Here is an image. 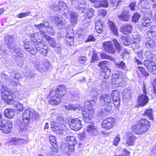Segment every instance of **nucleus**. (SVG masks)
<instances>
[{"instance_id":"58836bf2","label":"nucleus","mask_w":156,"mask_h":156,"mask_svg":"<svg viewBox=\"0 0 156 156\" xmlns=\"http://www.w3.org/2000/svg\"><path fill=\"white\" fill-rule=\"evenodd\" d=\"M46 29L48 34L51 35H54L55 34V31L54 28L51 26H50L48 22L46 26Z\"/></svg>"},{"instance_id":"412c9836","label":"nucleus","mask_w":156,"mask_h":156,"mask_svg":"<svg viewBox=\"0 0 156 156\" xmlns=\"http://www.w3.org/2000/svg\"><path fill=\"white\" fill-rule=\"evenodd\" d=\"M103 46L105 50L109 53L114 54L116 52V49L113 47V44L108 42L103 43Z\"/></svg>"},{"instance_id":"a18cd8bd","label":"nucleus","mask_w":156,"mask_h":156,"mask_svg":"<svg viewBox=\"0 0 156 156\" xmlns=\"http://www.w3.org/2000/svg\"><path fill=\"white\" fill-rule=\"evenodd\" d=\"M113 41L115 47L119 53L122 49V46L116 39H114Z\"/></svg>"},{"instance_id":"ddd939ff","label":"nucleus","mask_w":156,"mask_h":156,"mask_svg":"<svg viewBox=\"0 0 156 156\" xmlns=\"http://www.w3.org/2000/svg\"><path fill=\"white\" fill-rule=\"evenodd\" d=\"M13 41V38L9 35H7L5 37V43L10 51L13 50L15 47V44Z\"/></svg>"},{"instance_id":"7ed1b4c3","label":"nucleus","mask_w":156,"mask_h":156,"mask_svg":"<svg viewBox=\"0 0 156 156\" xmlns=\"http://www.w3.org/2000/svg\"><path fill=\"white\" fill-rule=\"evenodd\" d=\"M115 107L120 105L119 93L117 90H114L112 93V96L105 93H103L100 98V102L103 105V109L107 112H110L113 108L112 100Z\"/></svg>"},{"instance_id":"cd10ccee","label":"nucleus","mask_w":156,"mask_h":156,"mask_svg":"<svg viewBox=\"0 0 156 156\" xmlns=\"http://www.w3.org/2000/svg\"><path fill=\"white\" fill-rule=\"evenodd\" d=\"M126 144L129 146L134 144L135 140L136 137L133 134L130 133H128L127 135Z\"/></svg>"},{"instance_id":"4be33fe9","label":"nucleus","mask_w":156,"mask_h":156,"mask_svg":"<svg viewBox=\"0 0 156 156\" xmlns=\"http://www.w3.org/2000/svg\"><path fill=\"white\" fill-rule=\"evenodd\" d=\"M133 27L129 24H125L120 28V31L125 34L131 33Z\"/></svg>"},{"instance_id":"423d86ee","label":"nucleus","mask_w":156,"mask_h":156,"mask_svg":"<svg viewBox=\"0 0 156 156\" xmlns=\"http://www.w3.org/2000/svg\"><path fill=\"white\" fill-rule=\"evenodd\" d=\"M121 72H116L113 73L112 76V82L117 87H125L126 83L124 81L119 73Z\"/></svg>"},{"instance_id":"49530a36","label":"nucleus","mask_w":156,"mask_h":156,"mask_svg":"<svg viewBox=\"0 0 156 156\" xmlns=\"http://www.w3.org/2000/svg\"><path fill=\"white\" fill-rule=\"evenodd\" d=\"M141 16V15L138 13L136 12L134 13L132 16V21L135 23L138 22Z\"/></svg>"},{"instance_id":"37998d69","label":"nucleus","mask_w":156,"mask_h":156,"mask_svg":"<svg viewBox=\"0 0 156 156\" xmlns=\"http://www.w3.org/2000/svg\"><path fill=\"white\" fill-rule=\"evenodd\" d=\"M100 56L101 58L103 59H108L113 62L115 61V59L109 55L105 53H100Z\"/></svg>"},{"instance_id":"e2e57ef3","label":"nucleus","mask_w":156,"mask_h":156,"mask_svg":"<svg viewBox=\"0 0 156 156\" xmlns=\"http://www.w3.org/2000/svg\"><path fill=\"white\" fill-rule=\"evenodd\" d=\"M94 6L96 8H98L101 7V5L100 0H96L93 3Z\"/></svg>"},{"instance_id":"338daca9","label":"nucleus","mask_w":156,"mask_h":156,"mask_svg":"<svg viewBox=\"0 0 156 156\" xmlns=\"http://www.w3.org/2000/svg\"><path fill=\"white\" fill-rule=\"evenodd\" d=\"M18 142V145H21L22 144H24L26 142V141L22 138H18V139L16 140Z\"/></svg>"},{"instance_id":"79ce46f5","label":"nucleus","mask_w":156,"mask_h":156,"mask_svg":"<svg viewBox=\"0 0 156 156\" xmlns=\"http://www.w3.org/2000/svg\"><path fill=\"white\" fill-rule=\"evenodd\" d=\"M102 74L104 76V79H108L111 74L110 70L108 68H105V69L103 70Z\"/></svg>"},{"instance_id":"3c124183","label":"nucleus","mask_w":156,"mask_h":156,"mask_svg":"<svg viewBox=\"0 0 156 156\" xmlns=\"http://www.w3.org/2000/svg\"><path fill=\"white\" fill-rule=\"evenodd\" d=\"M75 145H69V147L66 146L65 147L66 150L65 152L70 153L73 152L74 151V146Z\"/></svg>"},{"instance_id":"4d7b16f0","label":"nucleus","mask_w":156,"mask_h":156,"mask_svg":"<svg viewBox=\"0 0 156 156\" xmlns=\"http://www.w3.org/2000/svg\"><path fill=\"white\" fill-rule=\"evenodd\" d=\"M11 76L13 78L17 80L20 79L21 77V75L19 73H16L14 72H12L11 73Z\"/></svg>"},{"instance_id":"864d4df0","label":"nucleus","mask_w":156,"mask_h":156,"mask_svg":"<svg viewBox=\"0 0 156 156\" xmlns=\"http://www.w3.org/2000/svg\"><path fill=\"white\" fill-rule=\"evenodd\" d=\"M107 62L106 61H102L99 63L98 66L100 68L103 70L104 69H105V68H107L106 66Z\"/></svg>"},{"instance_id":"13d9d810","label":"nucleus","mask_w":156,"mask_h":156,"mask_svg":"<svg viewBox=\"0 0 156 156\" xmlns=\"http://www.w3.org/2000/svg\"><path fill=\"white\" fill-rule=\"evenodd\" d=\"M87 60V58L85 56L80 57L78 58V62L81 64H83Z\"/></svg>"},{"instance_id":"052dcab7","label":"nucleus","mask_w":156,"mask_h":156,"mask_svg":"<svg viewBox=\"0 0 156 156\" xmlns=\"http://www.w3.org/2000/svg\"><path fill=\"white\" fill-rule=\"evenodd\" d=\"M91 94L94 96H96L98 94V90L96 87H92L91 91Z\"/></svg>"},{"instance_id":"4c0bfd02","label":"nucleus","mask_w":156,"mask_h":156,"mask_svg":"<svg viewBox=\"0 0 156 156\" xmlns=\"http://www.w3.org/2000/svg\"><path fill=\"white\" fill-rule=\"evenodd\" d=\"M146 45L148 48L152 49L156 46V43L154 40H151L147 42Z\"/></svg>"},{"instance_id":"b1692460","label":"nucleus","mask_w":156,"mask_h":156,"mask_svg":"<svg viewBox=\"0 0 156 156\" xmlns=\"http://www.w3.org/2000/svg\"><path fill=\"white\" fill-rule=\"evenodd\" d=\"M70 15V22L73 25H75L76 24L77 22V13L73 11H69L68 10V12L67 13V16L66 17L68 18V15Z\"/></svg>"},{"instance_id":"f704fd0d","label":"nucleus","mask_w":156,"mask_h":156,"mask_svg":"<svg viewBox=\"0 0 156 156\" xmlns=\"http://www.w3.org/2000/svg\"><path fill=\"white\" fill-rule=\"evenodd\" d=\"M142 26L144 27L149 26L151 23L150 19L147 17H144L141 20Z\"/></svg>"},{"instance_id":"39448f33","label":"nucleus","mask_w":156,"mask_h":156,"mask_svg":"<svg viewBox=\"0 0 156 156\" xmlns=\"http://www.w3.org/2000/svg\"><path fill=\"white\" fill-rule=\"evenodd\" d=\"M150 122L145 119L139 120L131 128L132 130L136 134H140L146 132L150 127Z\"/></svg>"},{"instance_id":"69168bd1","label":"nucleus","mask_w":156,"mask_h":156,"mask_svg":"<svg viewBox=\"0 0 156 156\" xmlns=\"http://www.w3.org/2000/svg\"><path fill=\"white\" fill-rule=\"evenodd\" d=\"M52 8L54 10L58 12L59 11V8L58 7V4L54 3L53 5H52Z\"/></svg>"},{"instance_id":"2f4dec72","label":"nucleus","mask_w":156,"mask_h":156,"mask_svg":"<svg viewBox=\"0 0 156 156\" xmlns=\"http://www.w3.org/2000/svg\"><path fill=\"white\" fill-rule=\"evenodd\" d=\"M144 56L148 60L155 61L156 59L155 55L151 51L146 52L144 54Z\"/></svg>"},{"instance_id":"72a5a7b5","label":"nucleus","mask_w":156,"mask_h":156,"mask_svg":"<svg viewBox=\"0 0 156 156\" xmlns=\"http://www.w3.org/2000/svg\"><path fill=\"white\" fill-rule=\"evenodd\" d=\"M52 122H54L57 125H66V121L62 116H58L55 121Z\"/></svg>"},{"instance_id":"c9c22d12","label":"nucleus","mask_w":156,"mask_h":156,"mask_svg":"<svg viewBox=\"0 0 156 156\" xmlns=\"http://www.w3.org/2000/svg\"><path fill=\"white\" fill-rule=\"evenodd\" d=\"M148 35L154 37L156 35V26L153 25L149 28V30L147 32Z\"/></svg>"},{"instance_id":"de8ad7c7","label":"nucleus","mask_w":156,"mask_h":156,"mask_svg":"<svg viewBox=\"0 0 156 156\" xmlns=\"http://www.w3.org/2000/svg\"><path fill=\"white\" fill-rule=\"evenodd\" d=\"M14 106L16 108V110L19 112H22L23 110V105L19 102H16L14 104Z\"/></svg>"},{"instance_id":"a19ab883","label":"nucleus","mask_w":156,"mask_h":156,"mask_svg":"<svg viewBox=\"0 0 156 156\" xmlns=\"http://www.w3.org/2000/svg\"><path fill=\"white\" fill-rule=\"evenodd\" d=\"M74 39L73 36H66V42L68 45H71L73 44Z\"/></svg>"},{"instance_id":"bb28decb","label":"nucleus","mask_w":156,"mask_h":156,"mask_svg":"<svg viewBox=\"0 0 156 156\" xmlns=\"http://www.w3.org/2000/svg\"><path fill=\"white\" fill-rule=\"evenodd\" d=\"M109 28L112 32L115 35L118 36V29L115 23L112 21L108 20V21Z\"/></svg>"},{"instance_id":"5fc2aeb1","label":"nucleus","mask_w":156,"mask_h":156,"mask_svg":"<svg viewBox=\"0 0 156 156\" xmlns=\"http://www.w3.org/2000/svg\"><path fill=\"white\" fill-rule=\"evenodd\" d=\"M24 74L25 76L30 78L33 76V73L30 69H27L25 70Z\"/></svg>"},{"instance_id":"774afa93","label":"nucleus","mask_w":156,"mask_h":156,"mask_svg":"<svg viewBox=\"0 0 156 156\" xmlns=\"http://www.w3.org/2000/svg\"><path fill=\"white\" fill-rule=\"evenodd\" d=\"M151 70H152V72L154 74H156V65L153 64V66L151 67V69H150Z\"/></svg>"},{"instance_id":"8fccbe9b","label":"nucleus","mask_w":156,"mask_h":156,"mask_svg":"<svg viewBox=\"0 0 156 156\" xmlns=\"http://www.w3.org/2000/svg\"><path fill=\"white\" fill-rule=\"evenodd\" d=\"M94 11V10L92 8H90L89 11L85 14V17L86 19H89L91 18L93 15V13Z\"/></svg>"},{"instance_id":"6ab92c4d","label":"nucleus","mask_w":156,"mask_h":156,"mask_svg":"<svg viewBox=\"0 0 156 156\" xmlns=\"http://www.w3.org/2000/svg\"><path fill=\"white\" fill-rule=\"evenodd\" d=\"M58 5L59 8V11L60 12L63 14L65 17L67 16L68 9H67L66 4L63 2L61 1L58 3Z\"/></svg>"},{"instance_id":"c03bdc74","label":"nucleus","mask_w":156,"mask_h":156,"mask_svg":"<svg viewBox=\"0 0 156 156\" xmlns=\"http://www.w3.org/2000/svg\"><path fill=\"white\" fill-rule=\"evenodd\" d=\"M115 65L117 68L122 70H124L126 68V64L122 61L119 62H115Z\"/></svg>"},{"instance_id":"6e6552de","label":"nucleus","mask_w":156,"mask_h":156,"mask_svg":"<svg viewBox=\"0 0 156 156\" xmlns=\"http://www.w3.org/2000/svg\"><path fill=\"white\" fill-rule=\"evenodd\" d=\"M12 127V123L11 121H9L7 122H0V130L4 133L7 134L11 132Z\"/></svg>"},{"instance_id":"a878e982","label":"nucleus","mask_w":156,"mask_h":156,"mask_svg":"<svg viewBox=\"0 0 156 156\" xmlns=\"http://www.w3.org/2000/svg\"><path fill=\"white\" fill-rule=\"evenodd\" d=\"M87 130L90 135H94L98 133V129L93 124H91L90 125H87Z\"/></svg>"},{"instance_id":"2eb2a0df","label":"nucleus","mask_w":156,"mask_h":156,"mask_svg":"<svg viewBox=\"0 0 156 156\" xmlns=\"http://www.w3.org/2000/svg\"><path fill=\"white\" fill-rule=\"evenodd\" d=\"M114 123V121L113 118H108L102 122V126L106 129H108L112 128Z\"/></svg>"},{"instance_id":"9d476101","label":"nucleus","mask_w":156,"mask_h":156,"mask_svg":"<svg viewBox=\"0 0 156 156\" xmlns=\"http://www.w3.org/2000/svg\"><path fill=\"white\" fill-rule=\"evenodd\" d=\"M70 122H69V125L72 129L75 131H77L80 130L82 127L81 121L78 119H71Z\"/></svg>"},{"instance_id":"1a4fd4ad","label":"nucleus","mask_w":156,"mask_h":156,"mask_svg":"<svg viewBox=\"0 0 156 156\" xmlns=\"http://www.w3.org/2000/svg\"><path fill=\"white\" fill-rule=\"evenodd\" d=\"M51 124L52 130L57 134L63 133L66 129V125H57L54 122H51Z\"/></svg>"},{"instance_id":"9b49d317","label":"nucleus","mask_w":156,"mask_h":156,"mask_svg":"<svg viewBox=\"0 0 156 156\" xmlns=\"http://www.w3.org/2000/svg\"><path fill=\"white\" fill-rule=\"evenodd\" d=\"M117 16L122 21L128 22L130 19L131 16L129 11L123 9L122 12L118 13Z\"/></svg>"},{"instance_id":"bf43d9fd","label":"nucleus","mask_w":156,"mask_h":156,"mask_svg":"<svg viewBox=\"0 0 156 156\" xmlns=\"http://www.w3.org/2000/svg\"><path fill=\"white\" fill-rule=\"evenodd\" d=\"M98 54L97 53H94L92 56L91 62L92 63H94L95 61L98 60Z\"/></svg>"},{"instance_id":"f8f14e48","label":"nucleus","mask_w":156,"mask_h":156,"mask_svg":"<svg viewBox=\"0 0 156 156\" xmlns=\"http://www.w3.org/2000/svg\"><path fill=\"white\" fill-rule=\"evenodd\" d=\"M54 91V89H51L50 90L48 96L50 97L51 99L49 102L51 105H58L60 103L61 98L53 94Z\"/></svg>"},{"instance_id":"a211bd4d","label":"nucleus","mask_w":156,"mask_h":156,"mask_svg":"<svg viewBox=\"0 0 156 156\" xmlns=\"http://www.w3.org/2000/svg\"><path fill=\"white\" fill-rule=\"evenodd\" d=\"M66 92V87L65 86L60 85L57 87L55 92L54 95L61 98L64 95Z\"/></svg>"},{"instance_id":"f257e3e1","label":"nucleus","mask_w":156,"mask_h":156,"mask_svg":"<svg viewBox=\"0 0 156 156\" xmlns=\"http://www.w3.org/2000/svg\"><path fill=\"white\" fill-rule=\"evenodd\" d=\"M36 35L37 33L33 34L30 36L31 41L24 43V48L34 55H36L38 51H41V53L44 56H46L48 51V45L44 44L43 39H35V36Z\"/></svg>"},{"instance_id":"f03ea898","label":"nucleus","mask_w":156,"mask_h":156,"mask_svg":"<svg viewBox=\"0 0 156 156\" xmlns=\"http://www.w3.org/2000/svg\"><path fill=\"white\" fill-rule=\"evenodd\" d=\"M95 104V100L86 101L85 103V108L83 110L78 104H70L65 106L66 109L68 110H74L81 109L82 111L83 119L85 122L90 123L92 122L91 118L94 112V110L93 106Z\"/></svg>"},{"instance_id":"4468645a","label":"nucleus","mask_w":156,"mask_h":156,"mask_svg":"<svg viewBox=\"0 0 156 156\" xmlns=\"http://www.w3.org/2000/svg\"><path fill=\"white\" fill-rule=\"evenodd\" d=\"M52 20L55 23L58 29H62L65 27L66 23L64 20H62L61 17L53 16Z\"/></svg>"},{"instance_id":"e433bc0d","label":"nucleus","mask_w":156,"mask_h":156,"mask_svg":"<svg viewBox=\"0 0 156 156\" xmlns=\"http://www.w3.org/2000/svg\"><path fill=\"white\" fill-rule=\"evenodd\" d=\"M155 61L145 60L143 62L144 64L145 67L148 69H151L152 66L154 64Z\"/></svg>"},{"instance_id":"ea45409f","label":"nucleus","mask_w":156,"mask_h":156,"mask_svg":"<svg viewBox=\"0 0 156 156\" xmlns=\"http://www.w3.org/2000/svg\"><path fill=\"white\" fill-rule=\"evenodd\" d=\"M144 115L147 116L150 120H153L152 115V108L147 109L145 112Z\"/></svg>"},{"instance_id":"f3484780","label":"nucleus","mask_w":156,"mask_h":156,"mask_svg":"<svg viewBox=\"0 0 156 156\" xmlns=\"http://www.w3.org/2000/svg\"><path fill=\"white\" fill-rule=\"evenodd\" d=\"M33 63L35 67L41 73H43L46 71H49L51 67V66L50 62H46L47 64L46 65H47L48 66V67L46 68L44 67V65H43V63L42 64L40 65L39 66H38V65H39V63L38 62H37L36 65L34 64V62Z\"/></svg>"},{"instance_id":"393cba45","label":"nucleus","mask_w":156,"mask_h":156,"mask_svg":"<svg viewBox=\"0 0 156 156\" xmlns=\"http://www.w3.org/2000/svg\"><path fill=\"white\" fill-rule=\"evenodd\" d=\"M49 140L50 144H51V147L53 151L56 152L58 150V147L57 145L55 137L53 135H50L49 137Z\"/></svg>"},{"instance_id":"dca6fc26","label":"nucleus","mask_w":156,"mask_h":156,"mask_svg":"<svg viewBox=\"0 0 156 156\" xmlns=\"http://www.w3.org/2000/svg\"><path fill=\"white\" fill-rule=\"evenodd\" d=\"M48 22V21H45L43 23H41L39 24L34 25L35 27L39 30L43 37L47 35L44 29H46Z\"/></svg>"},{"instance_id":"7c9ffc66","label":"nucleus","mask_w":156,"mask_h":156,"mask_svg":"<svg viewBox=\"0 0 156 156\" xmlns=\"http://www.w3.org/2000/svg\"><path fill=\"white\" fill-rule=\"evenodd\" d=\"M66 140L69 145H76L77 141L74 136H68L66 138Z\"/></svg>"},{"instance_id":"c756f323","label":"nucleus","mask_w":156,"mask_h":156,"mask_svg":"<svg viewBox=\"0 0 156 156\" xmlns=\"http://www.w3.org/2000/svg\"><path fill=\"white\" fill-rule=\"evenodd\" d=\"M4 114L5 117L11 119L14 115L15 112L12 109L8 108L5 110Z\"/></svg>"},{"instance_id":"0e129e2a","label":"nucleus","mask_w":156,"mask_h":156,"mask_svg":"<svg viewBox=\"0 0 156 156\" xmlns=\"http://www.w3.org/2000/svg\"><path fill=\"white\" fill-rule=\"evenodd\" d=\"M130 154V152L126 149H124L122 151V156H129Z\"/></svg>"},{"instance_id":"473e14b6","label":"nucleus","mask_w":156,"mask_h":156,"mask_svg":"<svg viewBox=\"0 0 156 156\" xmlns=\"http://www.w3.org/2000/svg\"><path fill=\"white\" fill-rule=\"evenodd\" d=\"M13 51V54L14 55L18 57H22L23 56V54L22 52V51L21 49L19 48H16L15 47L14 48L13 50L10 51Z\"/></svg>"},{"instance_id":"5701e85b","label":"nucleus","mask_w":156,"mask_h":156,"mask_svg":"<svg viewBox=\"0 0 156 156\" xmlns=\"http://www.w3.org/2000/svg\"><path fill=\"white\" fill-rule=\"evenodd\" d=\"M44 37L46 39L51 47L53 48H59L60 47V45L56 43V41L54 38L47 35Z\"/></svg>"},{"instance_id":"c85d7f7f","label":"nucleus","mask_w":156,"mask_h":156,"mask_svg":"<svg viewBox=\"0 0 156 156\" xmlns=\"http://www.w3.org/2000/svg\"><path fill=\"white\" fill-rule=\"evenodd\" d=\"M95 29L99 33L102 32L103 29V22L100 19L96 21L95 23Z\"/></svg>"},{"instance_id":"6e6d98bb","label":"nucleus","mask_w":156,"mask_h":156,"mask_svg":"<svg viewBox=\"0 0 156 156\" xmlns=\"http://www.w3.org/2000/svg\"><path fill=\"white\" fill-rule=\"evenodd\" d=\"M31 13V12L30 11L21 13L17 16V17L20 18H22L29 16Z\"/></svg>"},{"instance_id":"aec40b11","label":"nucleus","mask_w":156,"mask_h":156,"mask_svg":"<svg viewBox=\"0 0 156 156\" xmlns=\"http://www.w3.org/2000/svg\"><path fill=\"white\" fill-rule=\"evenodd\" d=\"M149 99L146 95L142 94L138 97V104L140 106H144L148 103Z\"/></svg>"},{"instance_id":"0eeeda50","label":"nucleus","mask_w":156,"mask_h":156,"mask_svg":"<svg viewBox=\"0 0 156 156\" xmlns=\"http://www.w3.org/2000/svg\"><path fill=\"white\" fill-rule=\"evenodd\" d=\"M1 90L2 98L4 101L9 104H13V100L12 94V93L10 92L9 90L7 87L4 89Z\"/></svg>"},{"instance_id":"603ef678","label":"nucleus","mask_w":156,"mask_h":156,"mask_svg":"<svg viewBox=\"0 0 156 156\" xmlns=\"http://www.w3.org/2000/svg\"><path fill=\"white\" fill-rule=\"evenodd\" d=\"M148 2L146 0H142L139 1L138 5L139 6L142 8L144 9L146 8V6L148 4Z\"/></svg>"},{"instance_id":"680f3d73","label":"nucleus","mask_w":156,"mask_h":156,"mask_svg":"<svg viewBox=\"0 0 156 156\" xmlns=\"http://www.w3.org/2000/svg\"><path fill=\"white\" fill-rule=\"evenodd\" d=\"M100 2L101 7H107L108 6V3L106 0H101Z\"/></svg>"},{"instance_id":"09e8293b","label":"nucleus","mask_w":156,"mask_h":156,"mask_svg":"<svg viewBox=\"0 0 156 156\" xmlns=\"http://www.w3.org/2000/svg\"><path fill=\"white\" fill-rule=\"evenodd\" d=\"M0 76L2 80L5 81H9L11 83V79H10V77L8 75L4 73H2L0 75Z\"/></svg>"},{"instance_id":"20e7f679","label":"nucleus","mask_w":156,"mask_h":156,"mask_svg":"<svg viewBox=\"0 0 156 156\" xmlns=\"http://www.w3.org/2000/svg\"><path fill=\"white\" fill-rule=\"evenodd\" d=\"M39 117L38 112L32 108H27L24 112L22 116L23 121L20 120L17 121V127L22 131H25L29 126L30 121L31 120L38 119Z\"/></svg>"}]
</instances>
